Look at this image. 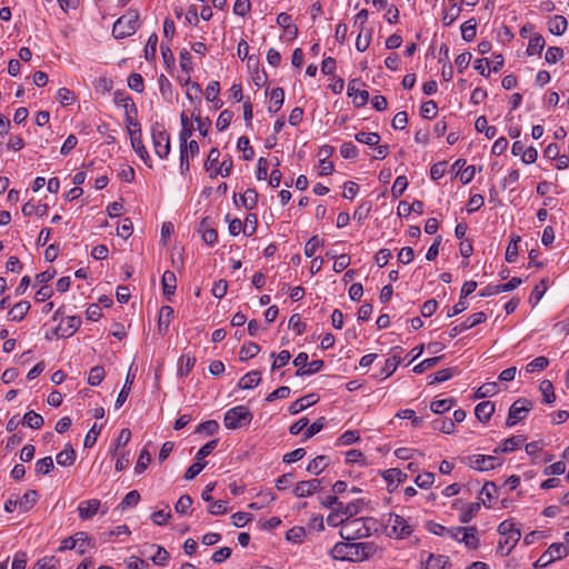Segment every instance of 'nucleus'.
Wrapping results in <instances>:
<instances>
[{"instance_id":"nucleus-1","label":"nucleus","mask_w":569,"mask_h":569,"mask_svg":"<svg viewBox=\"0 0 569 569\" xmlns=\"http://www.w3.org/2000/svg\"><path fill=\"white\" fill-rule=\"evenodd\" d=\"M377 547L373 542H337L330 551L333 559L342 561H363L373 556Z\"/></svg>"},{"instance_id":"nucleus-2","label":"nucleus","mask_w":569,"mask_h":569,"mask_svg":"<svg viewBox=\"0 0 569 569\" xmlns=\"http://www.w3.org/2000/svg\"><path fill=\"white\" fill-rule=\"evenodd\" d=\"M498 532L500 533L501 538L498 542L497 550L501 553L502 557H506L512 551L517 542L520 540L521 532L510 520L502 521L498 526Z\"/></svg>"},{"instance_id":"nucleus-3","label":"nucleus","mask_w":569,"mask_h":569,"mask_svg":"<svg viewBox=\"0 0 569 569\" xmlns=\"http://www.w3.org/2000/svg\"><path fill=\"white\" fill-rule=\"evenodd\" d=\"M139 13L137 10H129L118 18L112 28V34L116 39H124L137 31Z\"/></svg>"},{"instance_id":"nucleus-4","label":"nucleus","mask_w":569,"mask_h":569,"mask_svg":"<svg viewBox=\"0 0 569 569\" xmlns=\"http://www.w3.org/2000/svg\"><path fill=\"white\" fill-rule=\"evenodd\" d=\"M252 418L253 416L247 407L237 406L224 413L223 423L227 429L233 430L250 425Z\"/></svg>"},{"instance_id":"nucleus-5","label":"nucleus","mask_w":569,"mask_h":569,"mask_svg":"<svg viewBox=\"0 0 569 569\" xmlns=\"http://www.w3.org/2000/svg\"><path fill=\"white\" fill-rule=\"evenodd\" d=\"M370 533V528L363 518L346 519L340 529L341 538L348 541L368 537Z\"/></svg>"},{"instance_id":"nucleus-6","label":"nucleus","mask_w":569,"mask_h":569,"mask_svg":"<svg viewBox=\"0 0 569 569\" xmlns=\"http://www.w3.org/2000/svg\"><path fill=\"white\" fill-rule=\"evenodd\" d=\"M569 549L563 543H552L536 561V568H545L557 559L566 557Z\"/></svg>"},{"instance_id":"nucleus-7","label":"nucleus","mask_w":569,"mask_h":569,"mask_svg":"<svg viewBox=\"0 0 569 569\" xmlns=\"http://www.w3.org/2000/svg\"><path fill=\"white\" fill-rule=\"evenodd\" d=\"M152 142L156 154L159 158H167L170 152L169 133L161 127L152 128Z\"/></svg>"},{"instance_id":"nucleus-8","label":"nucleus","mask_w":569,"mask_h":569,"mask_svg":"<svg viewBox=\"0 0 569 569\" xmlns=\"http://www.w3.org/2000/svg\"><path fill=\"white\" fill-rule=\"evenodd\" d=\"M463 462L478 471H488L495 469L497 465H500L498 458L495 456L486 455H472L463 459Z\"/></svg>"},{"instance_id":"nucleus-9","label":"nucleus","mask_w":569,"mask_h":569,"mask_svg":"<svg viewBox=\"0 0 569 569\" xmlns=\"http://www.w3.org/2000/svg\"><path fill=\"white\" fill-rule=\"evenodd\" d=\"M531 408H532V405L529 400H527V399L516 400L509 409L506 426L512 427L516 423H518L519 421H521L525 418L526 413H528L531 410Z\"/></svg>"},{"instance_id":"nucleus-10","label":"nucleus","mask_w":569,"mask_h":569,"mask_svg":"<svg viewBox=\"0 0 569 569\" xmlns=\"http://www.w3.org/2000/svg\"><path fill=\"white\" fill-rule=\"evenodd\" d=\"M388 523L391 528L392 535H395L397 538H407L413 531L408 521L402 516L396 513H390Z\"/></svg>"},{"instance_id":"nucleus-11","label":"nucleus","mask_w":569,"mask_h":569,"mask_svg":"<svg viewBox=\"0 0 569 569\" xmlns=\"http://www.w3.org/2000/svg\"><path fill=\"white\" fill-rule=\"evenodd\" d=\"M198 153L199 144L196 140H190L188 144L180 146V169L182 174L190 169V158L196 157Z\"/></svg>"},{"instance_id":"nucleus-12","label":"nucleus","mask_w":569,"mask_h":569,"mask_svg":"<svg viewBox=\"0 0 569 569\" xmlns=\"http://www.w3.org/2000/svg\"><path fill=\"white\" fill-rule=\"evenodd\" d=\"M321 479H311L306 481H300L296 485L293 493L298 498H305L313 495L315 492L321 489Z\"/></svg>"},{"instance_id":"nucleus-13","label":"nucleus","mask_w":569,"mask_h":569,"mask_svg":"<svg viewBox=\"0 0 569 569\" xmlns=\"http://www.w3.org/2000/svg\"><path fill=\"white\" fill-rule=\"evenodd\" d=\"M360 80L352 79L348 84V96L353 99V103L357 107L365 106L369 100V92L359 88Z\"/></svg>"},{"instance_id":"nucleus-14","label":"nucleus","mask_w":569,"mask_h":569,"mask_svg":"<svg viewBox=\"0 0 569 569\" xmlns=\"http://www.w3.org/2000/svg\"><path fill=\"white\" fill-rule=\"evenodd\" d=\"M100 505V500L98 499H90L80 502L78 506L79 517L83 520L91 519L98 513Z\"/></svg>"},{"instance_id":"nucleus-15","label":"nucleus","mask_w":569,"mask_h":569,"mask_svg":"<svg viewBox=\"0 0 569 569\" xmlns=\"http://www.w3.org/2000/svg\"><path fill=\"white\" fill-rule=\"evenodd\" d=\"M123 107L126 109V126L128 129V133L131 137V132L136 131L137 129H140V124L134 118L131 116V113H137L136 104L132 102L131 98L127 97L122 100Z\"/></svg>"},{"instance_id":"nucleus-16","label":"nucleus","mask_w":569,"mask_h":569,"mask_svg":"<svg viewBox=\"0 0 569 569\" xmlns=\"http://www.w3.org/2000/svg\"><path fill=\"white\" fill-rule=\"evenodd\" d=\"M319 401V396L316 393H309L296 401H293L289 407V412L291 415H297L300 411L313 406Z\"/></svg>"},{"instance_id":"nucleus-17","label":"nucleus","mask_w":569,"mask_h":569,"mask_svg":"<svg viewBox=\"0 0 569 569\" xmlns=\"http://www.w3.org/2000/svg\"><path fill=\"white\" fill-rule=\"evenodd\" d=\"M130 141H131V146H132V149L134 150V152L141 158V160L144 163H148V161L150 160V156L142 142L141 129H137L136 131L131 132Z\"/></svg>"},{"instance_id":"nucleus-18","label":"nucleus","mask_w":569,"mask_h":569,"mask_svg":"<svg viewBox=\"0 0 569 569\" xmlns=\"http://www.w3.org/2000/svg\"><path fill=\"white\" fill-rule=\"evenodd\" d=\"M164 297L170 300L177 288V278L173 271L167 270L161 279Z\"/></svg>"},{"instance_id":"nucleus-19","label":"nucleus","mask_w":569,"mask_h":569,"mask_svg":"<svg viewBox=\"0 0 569 569\" xmlns=\"http://www.w3.org/2000/svg\"><path fill=\"white\" fill-rule=\"evenodd\" d=\"M448 563L447 556L429 553L427 560L421 562V569H445Z\"/></svg>"},{"instance_id":"nucleus-20","label":"nucleus","mask_w":569,"mask_h":569,"mask_svg":"<svg viewBox=\"0 0 569 569\" xmlns=\"http://www.w3.org/2000/svg\"><path fill=\"white\" fill-rule=\"evenodd\" d=\"M526 439L522 436H512L508 439H505L495 450L493 452H511L518 449Z\"/></svg>"},{"instance_id":"nucleus-21","label":"nucleus","mask_w":569,"mask_h":569,"mask_svg":"<svg viewBox=\"0 0 569 569\" xmlns=\"http://www.w3.org/2000/svg\"><path fill=\"white\" fill-rule=\"evenodd\" d=\"M495 412V403L491 401H482L476 406L475 415L482 421H488Z\"/></svg>"},{"instance_id":"nucleus-22","label":"nucleus","mask_w":569,"mask_h":569,"mask_svg":"<svg viewBox=\"0 0 569 569\" xmlns=\"http://www.w3.org/2000/svg\"><path fill=\"white\" fill-rule=\"evenodd\" d=\"M30 302L28 301H20L16 303L11 310L9 311L8 316L11 321H21L24 319L26 315L30 310Z\"/></svg>"},{"instance_id":"nucleus-23","label":"nucleus","mask_w":569,"mask_h":569,"mask_svg":"<svg viewBox=\"0 0 569 569\" xmlns=\"http://www.w3.org/2000/svg\"><path fill=\"white\" fill-rule=\"evenodd\" d=\"M284 101V91L282 88H274L270 92V104L268 111L271 113L278 112Z\"/></svg>"},{"instance_id":"nucleus-24","label":"nucleus","mask_w":569,"mask_h":569,"mask_svg":"<svg viewBox=\"0 0 569 569\" xmlns=\"http://www.w3.org/2000/svg\"><path fill=\"white\" fill-rule=\"evenodd\" d=\"M329 462H330V458L328 456H325V455L317 456L315 459H312L309 462V465L307 467V471L312 475L318 476L327 468Z\"/></svg>"},{"instance_id":"nucleus-25","label":"nucleus","mask_w":569,"mask_h":569,"mask_svg":"<svg viewBox=\"0 0 569 569\" xmlns=\"http://www.w3.org/2000/svg\"><path fill=\"white\" fill-rule=\"evenodd\" d=\"M261 380L260 372L257 370L250 371L244 375L238 382L240 389H252L259 385Z\"/></svg>"},{"instance_id":"nucleus-26","label":"nucleus","mask_w":569,"mask_h":569,"mask_svg":"<svg viewBox=\"0 0 569 569\" xmlns=\"http://www.w3.org/2000/svg\"><path fill=\"white\" fill-rule=\"evenodd\" d=\"M172 316H173V309L171 307H169V306L161 307L160 312H159L158 328L162 335H164L167 332Z\"/></svg>"},{"instance_id":"nucleus-27","label":"nucleus","mask_w":569,"mask_h":569,"mask_svg":"<svg viewBox=\"0 0 569 569\" xmlns=\"http://www.w3.org/2000/svg\"><path fill=\"white\" fill-rule=\"evenodd\" d=\"M57 463L63 467L73 465L76 460V452L71 445H67L66 448L60 451L56 457Z\"/></svg>"},{"instance_id":"nucleus-28","label":"nucleus","mask_w":569,"mask_h":569,"mask_svg":"<svg viewBox=\"0 0 569 569\" xmlns=\"http://www.w3.org/2000/svg\"><path fill=\"white\" fill-rule=\"evenodd\" d=\"M133 380H134V375H131V372L129 371L126 377L124 386L122 387L121 391L119 392V395L117 397V400L114 403L116 409H119L126 402V400L129 396L131 386L133 383Z\"/></svg>"},{"instance_id":"nucleus-29","label":"nucleus","mask_w":569,"mask_h":569,"mask_svg":"<svg viewBox=\"0 0 569 569\" xmlns=\"http://www.w3.org/2000/svg\"><path fill=\"white\" fill-rule=\"evenodd\" d=\"M431 426H432V429L433 430H438V431H441L443 433H447V435H451L455 432V422L452 419H449V418H438V419H435L432 422H431Z\"/></svg>"},{"instance_id":"nucleus-30","label":"nucleus","mask_w":569,"mask_h":569,"mask_svg":"<svg viewBox=\"0 0 569 569\" xmlns=\"http://www.w3.org/2000/svg\"><path fill=\"white\" fill-rule=\"evenodd\" d=\"M38 498L39 495L36 490H28L24 492V495L19 499L20 510L23 512L30 510L37 502Z\"/></svg>"},{"instance_id":"nucleus-31","label":"nucleus","mask_w":569,"mask_h":569,"mask_svg":"<svg viewBox=\"0 0 569 569\" xmlns=\"http://www.w3.org/2000/svg\"><path fill=\"white\" fill-rule=\"evenodd\" d=\"M81 326V318L77 316L67 317L66 320H62L60 325V329L63 330V332L67 336H72Z\"/></svg>"},{"instance_id":"nucleus-32","label":"nucleus","mask_w":569,"mask_h":569,"mask_svg":"<svg viewBox=\"0 0 569 569\" xmlns=\"http://www.w3.org/2000/svg\"><path fill=\"white\" fill-rule=\"evenodd\" d=\"M196 363V358L188 353H183L179 359L178 375L181 377L188 376Z\"/></svg>"},{"instance_id":"nucleus-33","label":"nucleus","mask_w":569,"mask_h":569,"mask_svg":"<svg viewBox=\"0 0 569 569\" xmlns=\"http://www.w3.org/2000/svg\"><path fill=\"white\" fill-rule=\"evenodd\" d=\"M461 541L470 549H477L479 546V538L477 537L476 527H466Z\"/></svg>"},{"instance_id":"nucleus-34","label":"nucleus","mask_w":569,"mask_h":569,"mask_svg":"<svg viewBox=\"0 0 569 569\" xmlns=\"http://www.w3.org/2000/svg\"><path fill=\"white\" fill-rule=\"evenodd\" d=\"M567 26V19L562 16H555L548 23L549 31L557 36L562 34L566 31Z\"/></svg>"},{"instance_id":"nucleus-35","label":"nucleus","mask_w":569,"mask_h":569,"mask_svg":"<svg viewBox=\"0 0 569 569\" xmlns=\"http://www.w3.org/2000/svg\"><path fill=\"white\" fill-rule=\"evenodd\" d=\"M545 39L541 34H533L528 43L527 53L529 56L540 54L545 48Z\"/></svg>"},{"instance_id":"nucleus-36","label":"nucleus","mask_w":569,"mask_h":569,"mask_svg":"<svg viewBox=\"0 0 569 569\" xmlns=\"http://www.w3.org/2000/svg\"><path fill=\"white\" fill-rule=\"evenodd\" d=\"M356 140L367 146H378L381 137L377 132L360 131L355 136Z\"/></svg>"},{"instance_id":"nucleus-37","label":"nucleus","mask_w":569,"mask_h":569,"mask_svg":"<svg viewBox=\"0 0 569 569\" xmlns=\"http://www.w3.org/2000/svg\"><path fill=\"white\" fill-rule=\"evenodd\" d=\"M232 167L233 163L231 157H227L221 161L218 168L210 172V178H216L219 174L222 177H229L231 174Z\"/></svg>"},{"instance_id":"nucleus-38","label":"nucleus","mask_w":569,"mask_h":569,"mask_svg":"<svg viewBox=\"0 0 569 569\" xmlns=\"http://www.w3.org/2000/svg\"><path fill=\"white\" fill-rule=\"evenodd\" d=\"M43 418L41 415L34 412V411H28L23 416V423L32 429H40L43 426Z\"/></svg>"},{"instance_id":"nucleus-39","label":"nucleus","mask_w":569,"mask_h":569,"mask_svg":"<svg viewBox=\"0 0 569 569\" xmlns=\"http://www.w3.org/2000/svg\"><path fill=\"white\" fill-rule=\"evenodd\" d=\"M48 206L44 203L32 204L31 202H27L22 206V213L27 217L37 214L44 216L47 213Z\"/></svg>"},{"instance_id":"nucleus-40","label":"nucleus","mask_w":569,"mask_h":569,"mask_svg":"<svg viewBox=\"0 0 569 569\" xmlns=\"http://www.w3.org/2000/svg\"><path fill=\"white\" fill-rule=\"evenodd\" d=\"M240 201L246 209H253L258 202V192L254 189H247L240 197Z\"/></svg>"},{"instance_id":"nucleus-41","label":"nucleus","mask_w":569,"mask_h":569,"mask_svg":"<svg viewBox=\"0 0 569 569\" xmlns=\"http://www.w3.org/2000/svg\"><path fill=\"white\" fill-rule=\"evenodd\" d=\"M456 403L455 399H441V400H433L430 403V410L433 413H443L448 411L453 405Z\"/></svg>"},{"instance_id":"nucleus-42","label":"nucleus","mask_w":569,"mask_h":569,"mask_svg":"<svg viewBox=\"0 0 569 569\" xmlns=\"http://www.w3.org/2000/svg\"><path fill=\"white\" fill-rule=\"evenodd\" d=\"M521 238L520 236L513 234L511 237L510 243L507 247L506 250V261L507 262H513L516 261L518 257V243L520 242Z\"/></svg>"},{"instance_id":"nucleus-43","label":"nucleus","mask_w":569,"mask_h":569,"mask_svg":"<svg viewBox=\"0 0 569 569\" xmlns=\"http://www.w3.org/2000/svg\"><path fill=\"white\" fill-rule=\"evenodd\" d=\"M371 36H372L371 29H368L365 32H361V30H359V34L356 40V48L358 51L363 52L369 48L370 41H371Z\"/></svg>"},{"instance_id":"nucleus-44","label":"nucleus","mask_w":569,"mask_h":569,"mask_svg":"<svg viewBox=\"0 0 569 569\" xmlns=\"http://www.w3.org/2000/svg\"><path fill=\"white\" fill-rule=\"evenodd\" d=\"M157 44H158V36L156 33H152L144 47V58L148 61H152L156 59L157 53Z\"/></svg>"},{"instance_id":"nucleus-45","label":"nucleus","mask_w":569,"mask_h":569,"mask_svg":"<svg viewBox=\"0 0 569 569\" xmlns=\"http://www.w3.org/2000/svg\"><path fill=\"white\" fill-rule=\"evenodd\" d=\"M150 548H156V553L151 557V560L157 566H164L169 559V552L161 546L150 545Z\"/></svg>"},{"instance_id":"nucleus-46","label":"nucleus","mask_w":569,"mask_h":569,"mask_svg":"<svg viewBox=\"0 0 569 569\" xmlns=\"http://www.w3.org/2000/svg\"><path fill=\"white\" fill-rule=\"evenodd\" d=\"M323 367L322 360H312L311 362L307 363V368H300L297 370L296 376L303 377V376H310L318 371H320Z\"/></svg>"},{"instance_id":"nucleus-47","label":"nucleus","mask_w":569,"mask_h":569,"mask_svg":"<svg viewBox=\"0 0 569 569\" xmlns=\"http://www.w3.org/2000/svg\"><path fill=\"white\" fill-rule=\"evenodd\" d=\"M260 351V347L254 342H248L240 350V360L244 361L256 357Z\"/></svg>"},{"instance_id":"nucleus-48","label":"nucleus","mask_w":569,"mask_h":569,"mask_svg":"<svg viewBox=\"0 0 569 569\" xmlns=\"http://www.w3.org/2000/svg\"><path fill=\"white\" fill-rule=\"evenodd\" d=\"M54 468L53 460L51 457H44L39 459L36 463V472L37 475L46 476Z\"/></svg>"},{"instance_id":"nucleus-49","label":"nucleus","mask_w":569,"mask_h":569,"mask_svg":"<svg viewBox=\"0 0 569 569\" xmlns=\"http://www.w3.org/2000/svg\"><path fill=\"white\" fill-rule=\"evenodd\" d=\"M548 365H549L548 358L540 356V357L535 358L532 361H530L527 365L526 370L529 373H533V372L541 371V370L546 369L548 367Z\"/></svg>"},{"instance_id":"nucleus-50","label":"nucleus","mask_w":569,"mask_h":569,"mask_svg":"<svg viewBox=\"0 0 569 569\" xmlns=\"http://www.w3.org/2000/svg\"><path fill=\"white\" fill-rule=\"evenodd\" d=\"M539 389L543 397V402L551 403L555 401L553 386L550 380H542L540 382Z\"/></svg>"},{"instance_id":"nucleus-51","label":"nucleus","mask_w":569,"mask_h":569,"mask_svg":"<svg viewBox=\"0 0 569 569\" xmlns=\"http://www.w3.org/2000/svg\"><path fill=\"white\" fill-rule=\"evenodd\" d=\"M104 376H106V372H104L103 367L96 366V367L91 368V370L89 372L88 383L90 386H98L102 382V380L104 379Z\"/></svg>"},{"instance_id":"nucleus-52","label":"nucleus","mask_w":569,"mask_h":569,"mask_svg":"<svg viewBox=\"0 0 569 569\" xmlns=\"http://www.w3.org/2000/svg\"><path fill=\"white\" fill-rule=\"evenodd\" d=\"M306 537V529L303 527H293L286 533V539L295 543H301Z\"/></svg>"},{"instance_id":"nucleus-53","label":"nucleus","mask_w":569,"mask_h":569,"mask_svg":"<svg viewBox=\"0 0 569 569\" xmlns=\"http://www.w3.org/2000/svg\"><path fill=\"white\" fill-rule=\"evenodd\" d=\"M480 510V503L479 502H471L469 503L466 509L462 510L460 515V521L462 523H468L471 521V519L476 516V513Z\"/></svg>"},{"instance_id":"nucleus-54","label":"nucleus","mask_w":569,"mask_h":569,"mask_svg":"<svg viewBox=\"0 0 569 569\" xmlns=\"http://www.w3.org/2000/svg\"><path fill=\"white\" fill-rule=\"evenodd\" d=\"M150 461H151L150 452L146 448L142 449L140 455H139L137 465L134 467V472L138 473V475L142 473L147 469V467L150 463Z\"/></svg>"},{"instance_id":"nucleus-55","label":"nucleus","mask_w":569,"mask_h":569,"mask_svg":"<svg viewBox=\"0 0 569 569\" xmlns=\"http://www.w3.org/2000/svg\"><path fill=\"white\" fill-rule=\"evenodd\" d=\"M438 106L433 100L423 102L420 107V114L426 119H432L437 116Z\"/></svg>"},{"instance_id":"nucleus-56","label":"nucleus","mask_w":569,"mask_h":569,"mask_svg":"<svg viewBox=\"0 0 569 569\" xmlns=\"http://www.w3.org/2000/svg\"><path fill=\"white\" fill-rule=\"evenodd\" d=\"M476 22L473 19L466 21L461 26V36L465 41H472L476 37Z\"/></svg>"},{"instance_id":"nucleus-57","label":"nucleus","mask_w":569,"mask_h":569,"mask_svg":"<svg viewBox=\"0 0 569 569\" xmlns=\"http://www.w3.org/2000/svg\"><path fill=\"white\" fill-rule=\"evenodd\" d=\"M452 377H453L452 368L442 369V370H439L436 373L429 376V378H430L429 383L433 385V383L445 382Z\"/></svg>"},{"instance_id":"nucleus-58","label":"nucleus","mask_w":569,"mask_h":569,"mask_svg":"<svg viewBox=\"0 0 569 569\" xmlns=\"http://www.w3.org/2000/svg\"><path fill=\"white\" fill-rule=\"evenodd\" d=\"M220 151L218 148H211V150L208 153L207 160L204 161V169L210 173L212 172L217 167V163L219 161Z\"/></svg>"},{"instance_id":"nucleus-59","label":"nucleus","mask_w":569,"mask_h":569,"mask_svg":"<svg viewBox=\"0 0 569 569\" xmlns=\"http://www.w3.org/2000/svg\"><path fill=\"white\" fill-rule=\"evenodd\" d=\"M128 87L138 92L141 93L144 90V83L143 78L140 73H131L128 77Z\"/></svg>"},{"instance_id":"nucleus-60","label":"nucleus","mask_w":569,"mask_h":569,"mask_svg":"<svg viewBox=\"0 0 569 569\" xmlns=\"http://www.w3.org/2000/svg\"><path fill=\"white\" fill-rule=\"evenodd\" d=\"M218 430H219V423L216 420H207L197 427L196 432L212 436Z\"/></svg>"},{"instance_id":"nucleus-61","label":"nucleus","mask_w":569,"mask_h":569,"mask_svg":"<svg viewBox=\"0 0 569 569\" xmlns=\"http://www.w3.org/2000/svg\"><path fill=\"white\" fill-rule=\"evenodd\" d=\"M408 187V180L405 176H399L396 178L393 186L391 188V193L395 198H399L402 196L405 190Z\"/></svg>"},{"instance_id":"nucleus-62","label":"nucleus","mask_w":569,"mask_h":569,"mask_svg":"<svg viewBox=\"0 0 569 569\" xmlns=\"http://www.w3.org/2000/svg\"><path fill=\"white\" fill-rule=\"evenodd\" d=\"M100 432H101V426H98L97 423H94L90 428L88 433L86 435L84 442H83L84 447L92 448L96 445Z\"/></svg>"},{"instance_id":"nucleus-63","label":"nucleus","mask_w":569,"mask_h":569,"mask_svg":"<svg viewBox=\"0 0 569 569\" xmlns=\"http://www.w3.org/2000/svg\"><path fill=\"white\" fill-rule=\"evenodd\" d=\"M433 482H435V473H432V472L420 473L415 479V483L422 489L430 488L433 485Z\"/></svg>"},{"instance_id":"nucleus-64","label":"nucleus","mask_w":569,"mask_h":569,"mask_svg":"<svg viewBox=\"0 0 569 569\" xmlns=\"http://www.w3.org/2000/svg\"><path fill=\"white\" fill-rule=\"evenodd\" d=\"M321 246H323V241L318 236L311 237L305 246V254L308 258L313 257L317 249Z\"/></svg>"}]
</instances>
